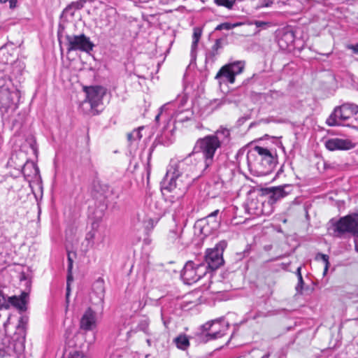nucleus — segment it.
Listing matches in <instances>:
<instances>
[{"label": "nucleus", "instance_id": "f257e3e1", "mask_svg": "<svg viewBox=\"0 0 358 358\" xmlns=\"http://www.w3.org/2000/svg\"><path fill=\"white\" fill-rule=\"evenodd\" d=\"M218 141L208 135L199 138L193 151L180 161L171 160L161 182L162 194L170 202H176L186 194L192 182L214 162Z\"/></svg>", "mask_w": 358, "mask_h": 358}, {"label": "nucleus", "instance_id": "f03ea898", "mask_svg": "<svg viewBox=\"0 0 358 358\" xmlns=\"http://www.w3.org/2000/svg\"><path fill=\"white\" fill-rule=\"evenodd\" d=\"M246 161L251 173L257 176H266L274 169L277 158L274 153L267 148L255 146L247 153Z\"/></svg>", "mask_w": 358, "mask_h": 358}, {"label": "nucleus", "instance_id": "7ed1b4c3", "mask_svg": "<svg viewBox=\"0 0 358 358\" xmlns=\"http://www.w3.org/2000/svg\"><path fill=\"white\" fill-rule=\"evenodd\" d=\"M349 120L345 126L358 130V106L352 103H345L334 108L333 113L327 120L329 126L334 127L341 124L340 121Z\"/></svg>", "mask_w": 358, "mask_h": 358}, {"label": "nucleus", "instance_id": "20e7f679", "mask_svg": "<svg viewBox=\"0 0 358 358\" xmlns=\"http://www.w3.org/2000/svg\"><path fill=\"white\" fill-rule=\"evenodd\" d=\"M329 230L332 231L334 236L343 238L346 235L354 237L358 236V214L351 213L340 217L337 221H331Z\"/></svg>", "mask_w": 358, "mask_h": 358}, {"label": "nucleus", "instance_id": "39448f33", "mask_svg": "<svg viewBox=\"0 0 358 358\" xmlns=\"http://www.w3.org/2000/svg\"><path fill=\"white\" fill-rule=\"evenodd\" d=\"M15 98H19V91L12 83V78L0 72V104L2 107H11Z\"/></svg>", "mask_w": 358, "mask_h": 358}, {"label": "nucleus", "instance_id": "423d86ee", "mask_svg": "<svg viewBox=\"0 0 358 358\" xmlns=\"http://www.w3.org/2000/svg\"><path fill=\"white\" fill-rule=\"evenodd\" d=\"M207 272V266L203 262L189 261L183 267L181 278L185 284L192 285L205 276Z\"/></svg>", "mask_w": 358, "mask_h": 358}, {"label": "nucleus", "instance_id": "0eeeda50", "mask_svg": "<svg viewBox=\"0 0 358 358\" xmlns=\"http://www.w3.org/2000/svg\"><path fill=\"white\" fill-rule=\"evenodd\" d=\"M66 45L67 47V52L79 50L90 53L94 46L90 38L84 34L79 35L66 34Z\"/></svg>", "mask_w": 358, "mask_h": 358}, {"label": "nucleus", "instance_id": "6e6552de", "mask_svg": "<svg viewBox=\"0 0 358 358\" xmlns=\"http://www.w3.org/2000/svg\"><path fill=\"white\" fill-rule=\"evenodd\" d=\"M227 247L225 241H220L213 248L206 250L205 264L211 270H216L224 264L223 252Z\"/></svg>", "mask_w": 358, "mask_h": 358}, {"label": "nucleus", "instance_id": "1a4fd4ad", "mask_svg": "<svg viewBox=\"0 0 358 358\" xmlns=\"http://www.w3.org/2000/svg\"><path fill=\"white\" fill-rule=\"evenodd\" d=\"M245 68V62L236 61L223 66L215 76V79L227 81L230 83L235 82V77L241 74Z\"/></svg>", "mask_w": 358, "mask_h": 358}, {"label": "nucleus", "instance_id": "9d476101", "mask_svg": "<svg viewBox=\"0 0 358 358\" xmlns=\"http://www.w3.org/2000/svg\"><path fill=\"white\" fill-rule=\"evenodd\" d=\"M28 294L22 292L20 296H12L8 298V302L6 300L5 295L0 291V309L8 308L10 305L14 306L21 312L27 310V304L28 302Z\"/></svg>", "mask_w": 358, "mask_h": 358}, {"label": "nucleus", "instance_id": "9b49d317", "mask_svg": "<svg viewBox=\"0 0 358 358\" xmlns=\"http://www.w3.org/2000/svg\"><path fill=\"white\" fill-rule=\"evenodd\" d=\"M84 90L86 93V101H87L94 109L99 106L101 102L103 96L106 94L105 89L101 86L85 87Z\"/></svg>", "mask_w": 358, "mask_h": 358}, {"label": "nucleus", "instance_id": "f8f14e48", "mask_svg": "<svg viewBox=\"0 0 358 358\" xmlns=\"http://www.w3.org/2000/svg\"><path fill=\"white\" fill-rule=\"evenodd\" d=\"M96 314L91 308H88L80 318V328L85 331H89L96 329Z\"/></svg>", "mask_w": 358, "mask_h": 358}, {"label": "nucleus", "instance_id": "ddd939ff", "mask_svg": "<svg viewBox=\"0 0 358 358\" xmlns=\"http://www.w3.org/2000/svg\"><path fill=\"white\" fill-rule=\"evenodd\" d=\"M325 146L329 150L334 151L350 150L355 148V145L349 139L334 138L327 140L325 142Z\"/></svg>", "mask_w": 358, "mask_h": 358}, {"label": "nucleus", "instance_id": "4468645a", "mask_svg": "<svg viewBox=\"0 0 358 358\" xmlns=\"http://www.w3.org/2000/svg\"><path fill=\"white\" fill-rule=\"evenodd\" d=\"M292 191V187L289 185L272 187L269 189L271 193L270 199L273 201H276L290 194Z\"/></svg>", "mask_w": 358, "mask_h": 358}, {"label": "nucleus", "instance_id": "2eb2a0df", "mask_svg": "<svg viewBox=\"0 0 358 358\" xmlns=\"http://www.w3.org/2000/svg\"><path fill=\"white\" fill-rule=\"evenodd\" d=\"M10 78L18 79L20 82L21 76L25 68L24 63L21 60H15L11 62Z\"/></svg>", "mask_w": 358, "mask_h": 358}, {"label": "nucleus", "instance_id": "dca6fc26", "mask_svg": "<svg viewBox=\"0 0 358 358\" xmlns=\"http://www.w3.org/2000/svg\"><path fill=\"white\" fill-rule=\"evenodd\" d=\"M210 136L218 141L220 146L227 144L230 141V131L227 128L220 127L213 135Z\"/></svg>", "mask_w": 358, "mask_h": 358}, {"label": "nucleus", "instance_id": "f3484780", "mask_svg": "<svg viewBox=\"0 0 358 358\" xmlns=\"http://www.w3.org/2000/svg\"><path fill=\"white\" fill-rule=\"evenodd\" d=\"M222 39H217L211 49L206 53V59L214 61L215 57L218 55V50L222 48Z\"/></svg>", "mask_w": 358, "mask_h": 358}, {"label": "nucleus", "instance_id": "a211bd4d", "mask_svg": "<svg viewBox=\"0 0 358 358\" xmlns=\"http://www.w3.org/2000/svg\"><path fill=\"white\" fill-rule=\"evenodd\" d=\"M96 286L99 289V292H97L96 299H94V296L96 295L95 294H93L90 296V299L92 302L96 305H102L103 303V297H104V289L103 286L102 282H97Z\"/></svg>", "mask_w": 358, "mask_h": 358}, {"label": "nucleus", "instance_id": "6ab92c4d", "mask_svg": "<svg viewBox=\"0 0 358 358\" xmlns=\"http://www.w3.org/2000/svg\"><path fill=\"white\" fill-rule=\"evenodd\" d=\"M174 342L179 349L186 350L189 345V341L186 335H179L174 339Z\"/></svg>", "mask_w": 358, "mask_h": 358}, {"label": "nucleus", "instance_id": "aec40b11", "mask_svg": "<svg viewBox=\"0 0 358 358\" xmlns=\"http://www.w3.org/2000/svg\"><path fill=\"white\" fill-rule=\"evenodd\" d=\"M282 95V94L279 91L271 90L264 94V98L268 103L273 104L274 101L280 98Z\"/></svg>", "mask_w": 358, "mask_h": 358}, {"label": "nucleus", "instance_id": "412c9836", "mask_svg": "<svg viewBox=\"0 0 358 358\" xmlns=\"http://www.w3.org/2000/svg\"><path fill=\"white\" fill-rule=\"evenodd\" d=\"M68 261H69V266H68V271L69 274L67 276V285H66V300L68 301L69 296L70 295V282L73 280V277L71 275V269L73 267V260L71 257H70V255H68Z\"/></svg>", "mask_w": 358, "mask_h": 358}, {"label": "nucleus", "instance_id": "4be33fe9", "mask_svg": "<svg viewBox=\"0 0 358 358\" xmlns=\"http://www.w3.org/2000/svg\"><path fill=\"white\" fill-rule=\"evenodd\" d=\"M219 210H216L203 219V221H207L208 222L210 221V220H213L210 230H216L219 227L220 222L216 219V216Z\"/></svg>", "mask_w": 358, "mask_h": 358}, {"label": "nucleus", "instance_id": "5701e85b", "mask_svg": "<svg viewBox=\"0 0 358 358\" xmlns=\"http://www.w3.org/2000/svg\"><path fill=\"white\" fill-rule=\"evenodd\" d=\"M143 129V127H138L137 129L133 130L127 134L128 141L131 143L135 141L140 140L142 137L141 131Z\"/></svg>", "mask_w": 358, "mask_h": 358}, {"label": "nucleus", "instance_id": "b1692460", "mask_svg": "<svg viewBox=\"0 0 358 358\" xmlns=\"http://www.w3.org/2000/svg\"><path fill=\"white\" fill-rule=\"evenodd\" d=\"M329 256L327 255H324L322 253H317L315 257L316 260H321L324 264V272L323 275H325L328 271L329 267Z\"/></svg>", "mask_w": 358, "mask_h": 358}, {"label": "nucleus", "instance_id": "393cba45", "mask_svg": "<svg viewBox=\"0 0 358 358\" xmlns=\"http://www.w3.org/2000/svg\"><path fill=\"white\" fill-rule=\"evenodd\" d=\"M28 321H29V318H28L27 316H26V315L21 316L20 317V319H19L18 324H17V329L19 331H22L23 332H25L26 329H27V324H28Z\"/></svg>", "mask_w": 358, "mask_h": 358}, {"label": "nucleus", "instance_id": "a878e982", "mask_svg": "<svg viewBox=\"0 0 358 358\" xmlns=\"http://www.w3.org/2000/svg\"><path fill=\"white\" fill-rule=\"evenodd\" d=\"M214 1L218 6H222L231 9L234 6L236 0H214Z\"/></svg>", "mask_w": 358, "mask_h": 358}, {"label": "nucleus", "instance_id": "bb28decb", "mask_svg": "<svg viewBox=\"0 0 358 358\" xmlns=\"http://www.w3.org/2000/svg\"><path fill=\"white\" fill-rule=\"evenodd\" d=\"M95 235L96 232L94 229L90 230L86 234L85 240L89 245H94Z\"/></svg>", "mask_w": 358, "mask_h": 358}, {"label": "nucleus", "instance_id": "cd10ccee", "mask_svg": "<svg viewBox=\"0 0 358 358\" xmlns=\"http://www.w3.org/2000/svg\"><path fill=\"white\" fill-rule=\"evenodd\" d=\"M212 221L213 220H210V221L208 222L207 221H203V220H201L202 222H206V224L202 226V233H203L204 234H207L214 231L210 230V227L212 226Z\"/></svg>", "mask_w": 358, "mask_h": 358}, {"label": "nucleus", "instance_id": "c85d7f7f", "mask_svg": "<svg viewBox=\"0 0 358 358\" xmlns=\"http://www.w3.org/2000/svg\"><path fill=\"white\" fill-rule=\"evenodd\" d=\"M222 334L220 331H215L213 332L206 334V336L207 337V341L216 339L217 338H220L222 336Z\"/></svg>", "mask_w": 358, "mask_h": 358}, {"label": "nucleus", "instance_id": "c756f323", "mask_svg": "<svg viewBox=\"0 0 358 358\" xmlns=\"http://www.w3.org/2000/svg\"><path fill=\"white\" fill-rule=\"evenodd\" d=\"M234 26L235 25H232L230 23L224 22V23H222V24H218L216 27L215 30H217V31L222 30V29L229 30V29H232Z\"/></svg>", "mask_w": 358, "mask_h": 358}, {"label": "nucleus", "instance_id": "7c9ffc66", "mask_svg": "<svg viewBox=\"0 0 358 358\" xmlns=\"http://www.w3.org/2000/svg\"><path fill=\"white\" fill-rule=\"evenodd\" d=\"M252 24H255L257 28H262V29H266L270 24V23L268 22L260 21V20H255L252 22Z\"/></svg>", "mask_w": 358, "mask_h": 358}, {"label": "nucleus", "instance_id": "2f4dec72", "mask_svg": "<svg viewBox=\"0 0 358 358\" xmlns=\"http://www.w3.org/2000/svg\"><path fill=\"white\" fill-rule=\"evenodd\" d=\"M303 283L304 282H303V277L300 276V278H298V283L295 287V289L298 293H300V294L302 293Z\"/></svg>", "mask_w": 358, "mask_h": 358}, {"label": "nucleus", "instance_id": "473e14b6", "mask_svg": "<svg viewBox=\"0 0 358 358\" xmlns=\"http://www.w3.org/2000/svg\"><path fill=\"white\" fill-rule=\"evenodd\" d=\"M201 31L198 28L194 29L193 36H192L193 41H199L201 38Z\"/></svg>", "mask_w": 358, "mask_h": 358}, {"label": "nucleus", "instance_id": "72a5a7b5", "mask_svg": "<svg viewBox=\"0 0 358 358\" xmlns=\"http://www.w3.org/2000/svg\"><path fill=\"white\" fill-rule=\"evenodd\" d=\"M69 358H88L83 352L75 351Z\"/></svg>", "mask_w": 358, "mask_h": 358}, {"label": "nucleus", "instance_id": "f704fd0d", "mask_svg": "<svg viewBox=\"0 0 358 358\" xmlns=\"http://www.w3.org/2000/svg\"><path fill=\"white\" fill-rule=\"evenodd\" d=\"M92 247H93V245H89L87 244V242H85V240H84V241L81 244V250L85 253L88 252L90 250V249H91Z\"/></svg>", "mask_w": 358, "mask_h": 358}, {"label": "nucleus", "instance_id": "c9c22d12", "mask_svg": "<svg viewBox=\"0 0 358 358\" xmlns=\"http://www.w3.org/2000/svg\"><path fill=\"white\" fill-rule=\"evenodd\" d=\"M6 55V50L3 48H0V62L4 63V64H8L9 61L8 59L6 60L3 59V57Z\"/></svg>", "mask_w": 358, "mask_h": 358}, {"label": "nucleus", "instance_id": "e433bc0d", "mask_svg": "<svg viewBox=\"0 0 358 358\" xmlns=\"http://www.w3.org/2000/svg\"><path fill=\"white\" fill-rule=\"evenodd\" d=\"M262 6L260 7H269L273 3V0H261Z\"/></svg>", "mask_w": 358, "mask_h": 358}, {"label": "nucleus", "instance_id": "4c0bfd02", "mask_svg": "<svg viewBox=\"0 0 358 358\" xmlns=\"http://www.w3.org/2000/svg\"><path fill=\"white\" fill-rule=\"evenodd\" d=\"M283 38H285L286 39H289L290 41V42H292L294 40V36H293L292 33H285L283 35V36L282 37V38L280 39V41H282Z\"/></svg>", "mask_w": 358, "mask_h": 358}, {"label": "nucleus", "instance_id": "58836bf2", "mask_svg": "<svg viewBox=\"0 0 358 358\" xmlns=\"http://www.w3.org/2000/svg\"><path fill=\"white\" fill-rule=\"evenodd\" d=\"M8 1L10 8L13 9L17 6V0H9Z\"/></svg>", "mask_w": 358, "mask_h": 358}, {"label": "nucleus", "instance_id": "ea45409f", "mask_svg": "<svg viewBox=\"0 0 358 358\" xmlns=\"http://www.w3.org/2000/svg\"><path fill=\"white\" fill-rule=\"evenodd\" d=\"M198 43H199V41H192V54H193L194 52L195 51V50L196 49L197 45H198Z\"/></svg>", "mask_w": 358, "mask_h": 358}, {"label": "nucleus", "instance_id": "a19ab883", "mask_svg": "<svg viewBox=\"0 0 358 358\" xmlns=\"http://www.w3.org/2000/svg\"><path fill=\"white\" fill-rule=\"evenodd\" d=\"M348 48L352 49L355 53L358 54V44L349 45Z\"/></svg>", "mask_w": 358, "mask_h": 358}, {"label": "nucleus", "instance_id": "79ce46f5", "mask_svg": "<svg viewBox=\"0 0 358 358\" xmlns=\"http://www.w3.org/2000/svg\"><path fill=\"white\" fill-rule=\"evenodd\" d=\"M212 326H213V323H206L203 325V328L206 331H210Z\"/></svg>", "mask_w": 358, "mask_h": 358}, {"label": "nucleus", "instance_id": "37998d69", "mask_svg": "<svg viewBox=\"0 0 358 358\" xmlns=\"http://www.w3.org/2000/svg\"><path fill=\"white\" fill-rule=\"evenodd\" d=\"M301 270V266L298 267L297 269H296V275H297L298 278H299L300 276H302Z\"/></svg>", "mask_w": 358, "mask_h": 358}, {"label": "nucleus", "instance_id": "c03bdc74", "mask_svg": "<svg viewBox=\"0 0 358 358\" xmlns=\"http://www.w3.org/2000/svg\"><path fill=\"white\" fill-rule=\"evenodd\" d=\"M72 6L75 7L76 9H79L83 6V5L78 2L73 3Z\"/></svg>", "mask_w": 358, "mask_h": 358}, {"label": "nucleus", "instance_id": "a18cd8bd", "mask_svg": "<svg viewBox=\"0 0 358 358\" xmlns=\"http://www.w3.org/2000/svg\"><path fill=\"white\" fill-rule=\"evenodd\" d=\"M296 1L298 3L299 6H297V8L296 9V10L293 11V13H298L299 11H300L301 10V6H300V2L297 0H296Z\"/></svg>", "mask_w": 358, "mask_h": 358}, {"label": "nucleus", "instance_id": "49530a36", "mask_svg": "<svg viewBox=\"0 0 358 358\" xmlns=\"http://www.w3.org/2000/svg\"><path fill=\"white\" fill-rule=\"evenodd\" d=\"M164 107H165V106H162V107L160 108L161 111H162V110L164 109ZM161 113H162V112H160L157 115H156V117H155V121H156V122H158V121L159 120V117H160Z\"/></svg>", "mask_w": 358, "mask_h": 358}, {"label": "nucleus", "instance_id": "de8ad7c7", "mask_svg": "<svg viewBox=\"0 0 358 358\" xmlns=\"http://www.w3.org/2000/svg\"><path fill=\"white\" fill-rule=\"evenodd\" d=\"M58 39L60 41V38L62 37V33L59 31L57 34ZM59 43L61 44V41H59Z\"/></svg>", "mask_w": 358, "mask_h": 358}, {"label": "nucleus", "instance_id": "09e8293b", "mask_svg": "<svg viewBox=\"0 0 358 358\" xmlns=\"http://www.w3.org/2000/svg\"><path fill=\"white\" fill-rule=\"evenodd\" d=\"M355 249L358 252V242L355 241Z\"/></svg>", "mask_w": 358, "mask_h": 358}, {"label": "nucleus", "instance_id": "8fccbe9b", "mask_svg": "<svg viewBox=\"0 0 358 358\" xmlns=\"http://www.w3.org/2000/svg\"><path fill=\"white\" fill-rule=\"evenodd\" d=\"M146 342H147V343H148V345L149 346H150V345H151V341H150V339H147Z\"/></svg>", "mask_w": 358, "mask_h": 358}, {"label": "nucleus", "instance_id": "3c124183", "mask_svg": "<svg viewBox=\"0 0 358 358\" xmlns=\"http://www.w3.org/2000/svg\"><path fill=\"white\" fill-rule=\"evenodd\" d=\"M9 0H0V3H6L7 1H8Z\"/></svg>", "mask_w": 358, "mask_h": 358}, {"label": "nucleus", "instance_id": "603ef678", "mask_svg": "<svg viewBox=\"0 0 358 358\" xmlns=\"http://www.w3.org/2000/svg\"><path fill=\"white\" fill-rule=\"evenodd\" d=\"M269 355H265L262 358H268Z\"/></svg>", "mask_w": 358, "mask_h": 358}, {"label": "nucleus", "instance_id": "864d4df0", "mask_svg": "<svg viewBox=\"0 0 358 358\" xmlns=\"http://www.w3.org/2000/svg\"><path fill=\"white\" fill-rule=\"evenodd\" d=\"M178 122H183V120L180 119V118H178Z\"/></svg>", "mask_w": 358, "mask_h": 358}, {"label": "nucleus", "instance_id": "5fc2aeb1", "mask_svg": "<svg viewBox=\"0 0 358 358\" xmlns=\"http://www.w3.org/2000/svg\"><path fill=\"white\" fill-rule=\"evenodd\" d=\"M36 169V171H38V168H37V167H36V169Z\"/></svg>", "mask_w": 358, "mask_h": 358}, {"label": "nucleus", "instance_id": "6e6d98bb", "mask_svg": "<svg viewBox=\"0 0 358 358\" xmlns=\"http://www.w3.org/2000/svg\"><path fill=\"white\" fill-rule=\"evenodd\" d=\"M357 310H358V306H357Z\"/></svg>", "mask_w": 358, "mask_h": 358}]
</instances>
